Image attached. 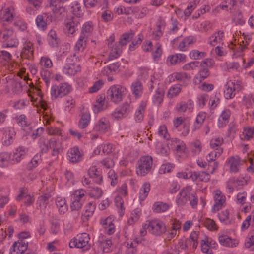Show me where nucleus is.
Returning <instances> with one entry per match:
<instances>
[{"instance_id":"nucleus-2","label":"nucleus","mask_w":254,"mask_h":254,"mask_svg":"<svg viewBox=\"0 0 254 254\" xmlns=\"http://www.w3.org/2000/svg\"><path fill=\"white\" fill-rule=\"evenodd\" d=\"M153 165V159L151 156H144L137 161L136 172L138 175L143 176L148 174Z\"/></svg>"},{"instance_id":"nucleus-11","label":"nucleus","mask_w":254,"mask_h":254,"mask_svg":"<svg viewBox=\"0 0 254 254\" xmlns=\"http://www.w3.org/2000/svg\"><path fill=\"white\" fill-rule=\"evenodd\" d=\"M19 192V194L16 198L17 201H22L26 206H29L34 203L35 201L34 196L33 194H31L28 193L27 188H20Z\"/></svg>"},{"instance_id":"nucleus-31","label":"nucleus","mask_w":254,"mask_h":254,"mask_svg":"<svg viewBox=\"0 0 254 254\" xmlns=\"http://www.w3.org/2000/svg\"><path fill=\"white\" fill-rule=\"evenodd\" d=\"M115 146L112 144H105L98 146L94 150L95 154H109L115 151Z\"/></svg>"},{"instance_id":"nucleus-57","label":"nucleus","mask_w":254,"mask_h":254,"mask_svg":"<svg viewBox=\"0 0 254 254\" xmlns=\"http://www.w3.org/2000/svg\"><path fill=\"white\" fill-rule=\"evenodd\" d=\"M170 208L168 204L162 202H155L153 205V210L156 213L164 212Z\"/></svg>"},{"instance_id":"nucleus-23","label":"nucleus","mask_w":254,"mask_h":254,"mask_svg":"<svg viewBox=\"0 0 254 254\" xmlns=\"http://www.w3.org/2000/svg\"><path fill=\"white\" fill-rule=\"evenodd\" d=\"M190 178L193 181L207 182L210 179V173L205 171H191Z\"/></svg>"},{"instance_id":"nucleus-8","label":"nucleus","mask_w":254,"mask_h":254,"mask_svg":"<svg viewBox=\"0 0 254 254\" xmlns=\"http://www.w3.org/2000/svg\"><path fill=\"white\" fill-rule=\"evenodd\" d=\"M149 232L155 236H160L166 231V225L159 219L148 221Z\"/></svg>"},{"instance_id":"nucleus-53","label":"nucleus","mask_w":254,"mask_h":254,"mask_svg":"<svg viewBox=\"0 0 254 254\" xmlns=\"http://www.w3.org/2000/svg\"><path fill=\"white\" fill-rule=\"evenodd\" d=\"M162 54L161 44L157 42L152 50V55L154 61H158Z\"/></svg>"},{"instance_id":"nucleus-18","label":"nucleus","mask_w":254,"mask_h":254,"mask_svg":"<svg viewBox=\"0 0 254 254\" xmlns=\"http://www.w3.org/2000/svg\"><path fill=\"white\" fill-rule=\"evenodd\" d=\"M79 21L75 18H71L68 20L65 24L64 28L65 34L69 36H73L78 29Z\"/></svg>"},{"instance_id":"nucleus-35","label":"nucleus","mask_w":254,"mask_h":254,"mask_svg":"<svg viewBox=\"0 0 254 254\" xmlns=\"http://www.w3.org/2000/svg\"><path fill=\"white\" fill-rule=\"evenodd\" d=\"M81 67L79 64L74 63L67 64L64 67V72L70 75H74L77 72L80 71Z\"/></svg>"},{"instance_id":"nucleus-47","label":"nucleus","mask_w":254,"mask_h":254,"mask_svg":"<svg viewBox=\"0 0 254 254\" xmlns=\"http://www.w3.org/2000/svg\"><path fill=\"white\" fill-rule=\"evenodd\" d=\"M93 30V23L91 21L86 22L82 25L80 35L88 38V37L92 34Z\"/></svg>"},{"instance_id":"nucleus-30","label":"nucleus","mask_w":254,"mask_h":254,"mask_svg":"<svg viewBox=\"0 0 254 254\" xmlns=\"http://www.w3.org/2000/svg\"><path fill=\"white\" fill-rule=\"evenodd\" d=\"M27 150L23 147H18L13 154L11 155V160L13 164L19 162L25 156Z\"/></svg>"},{"instance_id":"nucleus-32","label":"nucleus","mask_w":254,"mask_h":254,"mask_svg":"<svg viewBox=\"0 0 254 254\" xmlns=\"http://www.w3.org/2000/svg\"><path fill=\"white\" fill-rule=\"evenodd\" d=\"M88 175L91 179L97 184H101L103 181V178L99 170L95 166L90 167L88 170Z\"/></svg>"},{"instance_id":"nucleus-58","label":"nucleus","mask_w":254,"mask_h":254,"mask_svg":"<svg viewBox=\"0 0 254 254\" xmlns=\"http://www.w3.org/2000/svg\"><path fill=\"white\" fill-rule=\"evenodd\" d=\"M90 119L91 117L89 113L85 112L83 113L78 123L79 127L81 129L86 127L90 123Z\"/></svg>"},{"instance_id":"nucleus-28","label":"nucleus","mask_w":254,"mask_h":254,"mask_svg":"<svg viewBox=\"0 0 254 254\" xmlns=\"http://www.w3.org/2000/svg\"><path fill=\"white\" fill-rule=\"evenodd\" d=\"M34 48L33 43L30 41H26L24 44L21 52L23 58L32 59L33 57Z\"/></svg>"},{"instance_id":"nucleus-40","label":"nucleus","mask_w":254,"mask_h":254,"mask_svg":"<svg viewBox=\"0 0 254 254\" xmlns=\"http://www.w3.org/2000/svg\"><path fill=\"white\" fill-rule=\"evenodd\" d=\"M110 48L109 54V60H112L117 58L122 53V47L119 44L114 43L112 46H109Z\"/></svg>"},{"instance_id":"nucleus-3","label":"nucleus","mask_w":254,"mask_h":254,"mask_svg":"<svg viewBox=\"0 0 254 254\" xmlns=\"http://www.w3.org/2000/svg\"><path fill=\"white\" fill-rule=\"evenodd\" d=\"M85 190L80 189L74 190L71 194L70 208L72 211L80 209L83 206L82 198L86 194Z\"/></svg>"},{"instance_id":"nucleus-52","label":"nucleus","mask_w":254,"mask_h":254,"mask_svg":"<svg viewBox=\"0 0 254 254\" xmlns=\"http://www.w3.org/2000/svg\"><path fill=\"white\" fill-rule=\"evenodd\" d=\"M51 195L49 193H45L40 196L37 199V204L41 209H45L49 203V199L51 198Z\"/></svg>"},{"instance_id":"nucleus-55","label":"nucleus","mask_w":254,"mask_h":254,"mask_svg":"<svg viewBox=\"0 0 254 254\" xmlns=\"http://www.w3.org/2000/svg\"><path fill=\"white\" fill-rule=\"evenodd\" d=\"M245 246L251 250H254V230H251L248 234L245 241Z\"/></svg>"},{"instance_id":"nucleus-6","label":"nucleus","mask_w":254,"mask_h":254,"mask_svg":"<svg viewBox=\"0 0 254 254\" xmlns=\"http://www.w3.org/2000/svg\"><path fill=\"white\" fill-rule=\"evenodd\" d=\"M212 194L214 203L212 207L211 211L215 213L226 206V196L222 192L218 189L214 190Z\"/></svg>"},{"instance_id":"nucleus-4","label":"nucleus","mask_w":254,"mask_h":254,"mask_svg":"<svg viewBox=\"0 0 254 254\" xmlns=\"http://www.w3.org/2000/svg\"><path fill=\"white\" fill-rule=\"evenodd\" d=\"M21 81L23 82H25V83L29 86V87L30 88V91H29V93H28V96L30 97V99L31 102H34L37 100V98H35L34 95H32L30 93V92H33L34 94L40 97L39 99V103L40 107L43 109L44 110H46L47 109V104L42 100L41 98V90L39 88L35 87L33 84V83L31 82V79H30L29 77L27 75H24L23 77H21Z\"/></svg>"},{"instance_id":"nucleus-46","label":"nucleus","mask_w":254,"mask_h":254,"mask_svg":"<svg viewBox=\"0 0 254 254\" xmlns=\"http://www.w3.org/2000/svg\"><path fill=\"white\" fill-rule=\"evenodd\" d=\"M131 90L136 98L140 96L143 91V86L141 82L138 80L134 81L131 84Z\"/></svg>"},{"instance_id":"nucleus-20","label":"nucleus","mask_w":254,"mask_h":254,"mask_svg":"<svg viewBox=\"0 0 254 254\" xmlns=\"http://www.w3.org/2000/svg\"><path fill=\"white\" fill-rule=\"evenodd\" d=\"M3 135L2 141L4 145L9 146L11 145L15 138V131L12 127H8L3 129Z\"/></svg>"},{"instance_id":"nucleus-37","label":"nucleus","mask_w":254,"mask_h":254,"mask_svg":"<svg viewBox=\"0 0 254 254\" xmlns=\"http://www.w3.org/2000/svg\"><path fill=\"white\" fill-rule=\"evenodd\" d=\"M195 41V38L192 36H188L179 42L178 49L181 51H185L188 47L193 44Z\"/></svg>"},{"instance_id":"nucleus-16","label":"nucleus","mask_w":254,"mask_h":254,"mask_svg":"<svg viewBox=\"0 0 254 254\" xmlns=\"http://www.w3.org/2000/svg\"><path fill=\"white\" fill-rule=\"evenodd\" d=\"M67 156L71 162L76 163L82 160L84 153L82 150H79L77 147H73L68 150Z\"/></svg>"},{"instance_id":"nucleus-48","label":"nucleus","mask_w":254,"mask_h":254,"mask_svg":"<svg viewBox=\"0 0 254 254\" xmlns=\"http://www.w3.org/2000/svg\"><path fill=\"white\" fill-rule=\"evenodd\" d=\"M219 220L226 224H230L231 222L232 218L228 209H225L218 214Z\"/></svg>"},{"instance_id":"nucleus-26","label":"nucleus","mask_w":254,"mask_h":254,"mask_svg":"<svg viewBox=\"0 0 254 254\" xmlns=\"http://www.w3.org/2000/svg\"><path fill=\"white\" fill-rule=\"evenodd\" d=\"M170 82H185L190 80V76L184 72H174L169 76Z\"/></svg>"},{"instance_id":"nucleus-56","label":"nucleus","mask_w":254,"mask_h":254,"mask_svg":"<svg viewBox=\"0 0 254 254\" xmlns=\"http://www.w3.org/2000/svg\"><path fill=\"white\" fill-rule=\"evenodd\" d=\"M47 40L49 44L53 47L58 45L59 38L55 30L51 29L49 31L47 35Z\"/></svg>"},{"instance_id":"nucleus-15","label":"nucleus","mask_w":254,"mask_h":254,"mask_svg":"<svg viewBox=\"0 0 254 254\" xmlns=\"http://www.w3.org/2000/svg\"><path fill=\"white\" fill-rule=\"evenodd\" d=\"M131 111L130 104L127 102H125L119 108L115 109L112 113V116L117 120L121 119L127 117Z\"/></svg>"},{"instance_id":"nucleus-12","label":"nucleus","mask_w":254,"mask_h":254,"mask_svg":"<svg viewBox=\"0 0 254 254\" xmlns=\"http://www.w3.org/2000/svg\"><path fill=\"white\" fill-rule=\"evenodd\" d=\"M227 88L224 91V96L226 99H232L235 95V91L241 89V82L238 81H229L227 84Z\"/></svg>"},{"instance_id":"nucleus-14","label":"nucleus","mask_w":254,"mask_h":254,"mask_svg":"<svg viewBox=\"0 0 254 254\" xmlns=\"http://www.w3.org/2000/svg\"><path fill=\"white\" fill-rule=\"evenodd\" d=\"M111 128V124L109 119L106 117L100 118L95 123L94 129L100 133H105Z\"/></svg>"},{"instance_id":"nucleus-42","label":"nucleus","mask_w":254,"mask_h":254,"mask_svg":"<svg viewBox=\"0 0 254 254\" xmlns=\"http://www.w3.org/2000/svg\"><path fill=\"white\" fill-rule=\"evenodd\" d=\"M126 247V254H135L137 252V246L138 244V242L137 239H134L133 241H128L125 242Z\"/></svg>"},{"instance_id":"nucleus-19","label":"nucleus","mask_w":254,"mask_h":254,"mask_svg":"<svg viewBox=\"0 0 254 254\" xmlns=\"http://www.w3.org/2000/svg\"><path fill=\"white\" fill-rule=\"evenodd\" d=\"M201 251L206 254H213V249L216 248L217 244L215 241L209 238H205L200 241Z\"/></svg>"},{"instance_id":"nucleus-36","label":"nucleus","mask_w":254,"mask_h":254,"mask_svg":"<svg viewBox=\"0 0 254 254\" xmlns=\"http://www.w3.org/2000/svg\"><path fill=\"white\" fill-rule=\"evenodd\" d=\"M107 108L105 96H100L97 98L96 102L94 104L93 111L95 113L105 110Z\"/></svg>"},{"instance_id":"nucleus-5","label":"nucleus","mask_w":254,"mask_h":254,"mask_svg":"<svg viewBox=\"0 0 254 254\" xmlns=\"http://www.w3.org/2000/svg\"><path fill=\"white\" fill-rule=\"evenodd\" d=\"M126 88L120 85L111 86L107 91V97L115 103H120L123 98Z\"/></svg>"},{"instance_id":"nucleus-64","label":"nucleus","mask_w":254,"mask_h":254,"mask_svg":"<svg viewBox=\"0 0 254 254\" xmlns=\"http://www.w3.org/2000/svg\"><path fill=\"white\" fill-rule=\"evenodd\" d=\"M13 35H14L13 31L11 29L3 28L0 30V39L3 42Z\"/></svg>"},{"instance_id":"nucleus-13","label":"nucleus","mask_w":254,"mask_h":254,"mask_svg":"<svg viewBox=\"0 0 254 254\" xmlns=\"http://www.w3.org/2000/svg\"><path fill=\"white\" fill-rule=\"evenodd\" d=\"M16 17V12L12 6L6 7L1 10L0 18L3 22H11Z\"/></svg>"},{"instance_id":"nucleus-1","label":"nucleus","mask_w":254,"mask_h":254,"mask_svg":"<svg viewBox=\"0 0 254 254\" xmlns=\"http://www.w3.org/2000/svg\"><path fill=\"white\" fill-rule=\"evenodd\" d=\"M90 240L88 234L82 233L74 237L69 242V245L70 248L76 247L82 249L83 251H87L91 248Z\"/></svg>"},{"instance_id":"nucleus-22","label":"nucleus","mask_w":254,"mask_h":254,"mask_svg":"<svg viewBox=\"0 0 254 254\" xmlns=\"http://www.w3.org/2000/svg\"><path fill=\"white\" fill-rule=\"evenodd\" d=\"M194 104L192 100H189L187 101H181L176 104L175 111L178 114H183L187 111L191 112L193 109Z\"/></svg>"},{"instance_id":"nucleus-9","label":"nucleus","mask_w":254,"mask_h":254,"mask_svg":"<svg viewBox=\"0 0 254 254\" xmlns=\"http://www.w3.org/2000/svg\"><path fill=\"white\" fill-rule=\"evenodd\" d=\"M245 161L241 159L238 156H233L229 157L226 162L231 173H236L240 171L241 166Z\"/></svg>"},{"instance_id":"nucleus-39","label":"nucleus","mask_w":254,"mask_h":254,"mask_svg":"<svg viewBox=\"0 0 254 254\" xmlns=\"http://www.w3.org/2000/svg\"><path fill=\"white\" fill-rule=\"evenodd\" d=\"M48 18H49V20H51L52 17H49L46 13L39 15L36 19V23L38 27L42 30H45L47 28V19Z\"/></svg>"},{"instance_id":"nucleus-33","label":"nucleus","mask_w":254,"mask_h":254,"mask_svg":"<svg viewBox=\"0 0 254 254\" xmlns=\"http://www.w3.org/2000/svg\"><path fill=\"white\" fill-rule=\"evenodd\" d=\"M219 242L223 246L229 247H235L239 243V241L237 240L232 239L226 235L219 236Z\"/></svg>"},{"instance_id":"nucleus-38","label":"nucleus","mask_w":254,"mask_h":254,"mask_svg":"<svg viewBox=\"0 0 254 254\" xmlns=\"http://www.w3.org/2000/svg\"><path fill=\"white\" fill-rule=\"evenodd\" d=\"M146 105V101H142L139 103L134 115L135 120L137 122H140L143 120Z\"/></svg>"},{"instance_id":"nucleus-27","label":"nucleus","mask_w":254,"mask_h":254,"mask_svg":"<svg viewBox=\"0 0 254 254\" xmlns=\"http://www.w3.org/2000/svg\"><path fill=\"white\" fill-rule=\"evenodd\" d=\"M49 149H52V155L56 159L58 154L62 151L61 143L57 141L55 138H52L49 140Z\"/></svg>"},{"instance_id":"nucleus-50","label":"nucleus","mask_w":254,"mask_h":254,"mask_svg":"<svg viewBox=\"0 0 254 254\" xmlns=\"http://www.w3.org/2000/svg\"><path fill=\"white\" fill-rule=\"evenodd\" d=\"M11 164H13L11 160V154L8 152L0 153V166L4 167Z\"/></svg>"},{"instance_id":"nucleus-45","label":"nucleus","mask_w":254,"mask_h":254,"mask_svg":"<svg viewBox=\"0 0 254 254\" xmlns=\"http://www.w3.org/2000/svg\"><path fill=\"white\" fill-rule=\"evenodd\" d=\"M88 38L80 35L74 46V51L76 53L82 52L86 47Z\"/></svg>"},{"instance_id":"nucleus-49","label":"nucleus","mask_w":254,"mask_h":254,"mask_svg":"<svg viewBox=\"0 0 254 254\" xmlns=\"http://www.w3.org/2000/svg\"><path fill=\"white\" fill-rule=\"evenodd\" d=\"M25 85H22V81L20 78H16L12 81L11 90L16 94L21 93Z\"/></svg>"},{"instance_id":"nucleus-10","label":"nucleus","mask_w":254,"mask_h":254,"mask_svg":"<svg viewBox=\"0 0 254 254\" xmlns=\"http://www.w3.org/2000/svg\"><path fill=\"white\" fill-rule=\"evenodd\" d=\"M192 191V187L188 186L183 188L176 198V203L178 206H183L189 201L190 196Z\"/></svg>"},{"instance_id":"nucleus-25","label":"nucleus","mask_w":254,"mask_h":254,"mask_svg":"<svg viewBox=\"0 0 254 254\" xmlns=\"http://www.w3.org/2000/svg\"><path fill=\"white\" fill-rule=\"evenodd\" d=\"M96 209V204L94 202L87 203L84 206V212L81 215V219L83 221H88L93 215Z\"/></svg>"},{"instance_id":"nucleus-61","label":"nucleus","mask_w":254,"mask_h":254,"mask_svg":"<svg viewBox=\"0 0 254 254\" xmlns=\"http://www.w3.org/2000/svg\"><path fill=\"white\" fill-rule=\"evenodd\" d=\"M182 91V87L181 85H174L171 86L168 90L167 93V97L168 98H172L177 96Z\"/></svg>"},{"instance_id":"nucleus-21","label":"nucleus","mask_w":254,"mask_h":254,"mask_svg":"<svg viewBox=\"0 0 254 254\" xmlns=\"http://www.w3.org/2000/svg\"><path fill=\"white\" fill-rule=\"evenodd\" d=\"M28 248V242L25 240H19L15 242L10 250L11 254H22Z\"/></svg>"},{"instance_id":"nucleus-17","label":"nucleus","mask_w":254,"mask_h":254,"mask_svg":"<svg viewBox=\"0 0 254 254\" xmlns=\"http://www.w3.org/2000/svg\"><path fill=\"white\" fill-rule=\"evenodd\" d=\"M251 41V38L249 36L244 35L243 34L238 39L239 44L236 46L233 43L230 45V48L236 52H242L247 48V46Z\"/></svg>"},{"instance_id":"nucleus-54","label":"nucleus","mask_w":254,"mask_h":254,"mask_svg":"<svg viewBox=\"0 0 254 254\" xmlns=\"http://www.w3.org/2000/svg\"><path fill=\"white\" fill-rule=\"evenodd\" d=\"M150 190V184L147 182H145L144 183H143L139 191V199L141 201L144 200L148 196Z\"/></svg>"},{"instance_id":"nucleus-59","label":"nucleus","mask_w":254,"mask_h":254,"mask_svg":"<svg viewBox=\"0 0 254 254\" xmlns=\"http://www.w3.org/2000/svg\"><path fill=\"white\" fill-rule=\"evenodd\" d=\"M41 75L47 86L54 80V73L49 70H44L41 71Z\"/></svg>"},{"instance_id":"nucleus-60","label":"nucleus","mask_w":254,"mask_h":254,"mask_svg":"<svg viewBox=\"0 0 254 254\" xmlns=\"http://www.w3.org/2000/svg\"><path fill=\"white\" fill-rule=\"evenodd\" d=\"M223 149L222 148H217L207 155L206 159L208 162L215 161L221 155Z\"/></svg>"},{"instance_id":"nucleus-63","label":"nucleus","mask_w":254,"mask_h":254,"mask_svg":"<svg viewBox=\"0 0 254 254\" xmlns=\"http://www.w3.org/2000/svg\"><path fill=\"white\" fill-rule=\"evenodd\" d=\"M141 214V211L139 209H136L134 210L131 212L130 216L128 220V223L129 224L132 225L138 221L140 218Z\"/></svg>"},{"instance_id":"nucleus-51","label":"nucleus","mask_w":254,"mask_h":254,"mask_svg":"<svg viewBox=\"0 0 254 254\" xmlns=\"http://www.w3.org/2000/svg\"><path fill=\"white\" fill-rule=\"evenodd\" d=\"M236 187L244 186L248 183L250 177L247 175L241 174L239 177H232Z\"/></svg>"},{"instance_id":"nucleus-29","label":"nucleus","mask_w":254,"mask_h":254,"mask_svg":"<svg viewBox=\"0 0 254 254\" xmlns=\"http://www.w3.org/2000/svg\"><path fill=\"white\" fill-rule=\"evenodd\" d=\"M186 56L183 54L178 53L168 57L166 63L169 65H174L178 63L186 61Z\"/></svg>"},{"instance_id":"nucleus-34","label":"nucleus","mask_w":254,"mask_h":254,"mask_svg":"<svg viewBox=\"0 0 254 254\" xmlns=\"http://www.w3.org/2000/svg\"><path fill=\"white\" fill-rule=\"evenodd\" d=\"M231 115V111L229 109H224L220 115L218 120V126L220 127H223L228 123Z\"/></svg>"},{"instance_id":"nucleus-24","label":"nucleus","mask_w":254,"mask_h":254,"mask_svg":"<svg viewBox=\"0 0 254 254\" xmlns=\"http://www.w3.org/2000/svg\"><path fill=\"white\" fill-rule=\"evenodd\" d=\"M224 33L222 31H218L213 33L208 39V43L213 46L223 45Z\"/></svg>"},{"instance_id":"nucleus-43","label":"nucleus","mask_w":254,"mask_h":254,"mask_svg":"<svg viewBox=\"0 0 254 254\" xmlns=\"http://www.w3.org/2000/svg\"><path fill=\"white\" fill-rule=\"evenodd\" d=\"M55 202L59 212L61 214H64L67 212L68 210V205L66 203L65 198L57 197Z\"/></svg>"},{"instance_id":"nucleus-44","label":"nucleus","mask_w":254,"mask_h":254,"mask_svg":"<svg viewBox=\"0 0 254 254\" xmlns=\"http://www.w3.org/2000/svg\"><path fill=\"white\" fill-rule=\"evenodd\" d=\"M164 91L163 89H157L153 94L152 101L154 104L159 106L163 101Z\"/></svg>"},{"instance_id":"nucleus-62","label":"nucleus","mask_w":254,"mask_h":254,"mask_svg":"<svg viewBox=\"0 0 254 254\" xmlns=\"http://www.w3.org/2000/svg\"><path fill=\"white\" fill-rule=\"evenodd\" d=\"M199 2V0H190L187 8L184 11V14L186 17H188L191 14L192 11L196 8Z\"/></svg>"},{"instance_id":"nucleus-41","label":"nucleus","mask_w":254,"mask_h":254,"mask_svg":"<svg viewBox=\"0 0 254 254\" xmlns=\"http://www.w3.org/2000/svg\"><path fill=\"white\" fill-rule=\"evenodd\" d=\"M240 137L242 140H254V126L252 127H244L240 134Z\"/></svg>"},{"instance_id":"nucleus-7","label":"nucleus","mask_w":254,"mask_h":254,"mask_svg":"<svg viewBox=\"0 0 254 254\" xmlns=\"http://www.w3.org/2000/svg\"><path fill=\"white\" fill-rule=\"evenodd\" d=\"M71 90V87L66 83L54 85L51 88V95L52 99L61 98L68 94Z\"/></svg>"}]
</instances>
